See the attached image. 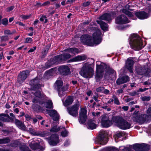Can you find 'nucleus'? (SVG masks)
Wrapping results in <instances>:
<instances>
[{"mask_svg": "<svg viewBox=\"0 0 151 151\" xmlns=\"http://www.w3.org/2000/svg\"><path fill=\"white\" fill-rule=\"evenodd\" d=\"M129 38V43L132 49L138 51L144 47L143 42L140 36L137 34H132L130 35Z\"/></svg>", "mask_w": 151, "mask_h": 151, "instance_id": "nucleus-1", "label": "nucleus"}, {"mask_svg": "<svg viewBox=\"0 0 151 151\" xmlns=\"http://www.w3.org/2000/svg\"><path fill=\"white\" fill-rule=\"evenodd\" d=\"M40 79L37 77L29 81V85L31 86L30 89L33 94H42L43 92L42 91L41 85L39 84Z\"/></svg>", "mask_w": 151, "mask_h": 151, "instance_id": "nucleus-2", "label": "nucleus"}, {"mask_svg": "<svg viewBox=\"0 0 151 151\" xmlns=\"http://www.w3.org/2000/svg\"><path fill=\"white\" fill-rule=\"evenodd\" d=\"M112 120L118 127L121 129H126L130 128V123L122 117L119 116H113Z\"/></svg>", "mask_w": 151, "mask_h": 151, "instance_id": "nucleus-3", "label": "nucleus"}, {"mask_svg": "<svg viewBox=\"0 0 151 151\" xmlns=\"http://www.w3.org/2000/svg\"><path fill=\"white\" fill-rule=\"evenodd\" d=\"M93 70L91 67V65L85 63L81 68L79 73L83 77L87 78L93 77Z\"/></svg>", "mask_w": 151, "mask_h": 151, "instance_id": "nucleus-4", "label": "nucleus"}, {"mask_svg": "<svg viewBox=\"0 0 151 151\" xmlns=\"http://www.w3.org/2000/svg\"><path fill=\"white\" fill-rule=\"evenodd\" d=\"M63 85L62 81L59 80H57L54 84L55 89L58 92V94H61V93L64 94L63 93L66 91L69 87V85L68 84H66L62 87Z\"/></svg>", "mask_w": 151, "mask_h": 151, "instance_id": "nucleus-5", "label": "nucleus"}, {"mask_svg": "<svg viewBox=\"0 0 151 151\" xmlns=\"http://www.w3.org/2000/svg\"><path fill=\"white\" fill-rule=\"evenodd\" d=\"M57 64H62L67 63L68 60L71 57V55L69 53H63L54 56Z\"/></svg>", "mask_w": 151, "mask_h": 151, "instance_id": "nucleus-6", "label": "nucleus"}, {"mask_svg": "<svg viewBox=\"0 0 151 151\" xmlns=\"http://www.w3.org/2000/svg\"><path fill=\"white\" fill-rule=\"evenodd\" d=\"M81 41L83 44L89 46H94L91 36L88 34L83 35L81 37Z\"/></svg>", "mask_w": 151, "mask_h": 151, "instance_id": "nucleus-7", "label": "nucleus"}, {"mask_svg": "<svg viewBox=\"0 0 151 151\" xmlns=\"http://www.w3.org/2000/svg\"><path fill=\"white\" fill-rule=\"evenodd\" d=\"M97 140L101 144L104 145L106 144L108 141L106 132L104 130H101Z\"/></svg>", "mask_w": 151, "mask_h": 151, "instance_id": "nucleus-8", "label": "nucleus"}, {"mask_svg": "<svg viewBox=\"0 0 151 151\" xmlns=\"http://www.w3.org/2000/svg\"><path fill=\"white\" fill-rule=\"evenodd\" d=\"M130 22L128 18L124 15L122 14L116 17L115 18V23L117 24H124Z\"/></svg>", "mask_w": 151, "mask_h": 151, "instance_id": "nucleus-9", "label": "nucleus"}, {"mask_svg": "<svg viewBox=\"0 0 151 151\" xmlns=\"http://www.w3.org/2000/svg\"><path fill=\"white\" fill-rule=\"evenodd\" d=\"M79 104H76L68 107L67 110L68 113L73 117H76L78 115V111L79 109Z\"/></svg>", "mask_w": 151, "mask_h": 151, "instance_id": "nucleus-10", "label": "nucleus"}, {"mask_svg": "<svg viewBox=\"0 0 151 151\" xmlns=\"http://www.w3.org/2000/svg\"><path fill=\"white\" fill-rule=\"evenodd\" d=\"M29 70H27L19 73L17 77V82L20 84H22L27 78L28 74L30 72Z\"/></svg>", "mask_w": 151, "mask_h": 151, "instance_id": "nucleus-11", "label": "nucleus"}, {"mask_svg": "<svg viewBox=\"0 0 151 151\" xmlns=\"http://www.w3.org/2000/svg\"><path fill=\"white\" fill-rule=\"evenodd\" d=\"M44 95H33L31 96V100L34 104H42L45 103Z\"/></svg>", "mask_w": 151, "mask_h": 151, "instance_id": "nucleus-12", "label": "nucleus"}, {"mask_svg": "<svg viewBox=\"0 0 151 151\" xmlns=\"http://www.w3.org/2000/svg\"><path fill=\"white\" fill-rule=\"evenodd\" d=\"M58 70L60 73L63 76H66L71 73L70 69L67 65H63L60 66Z\"/></svg>", "mask_w": 151, "mask_h": 151, "instance_id": "nucleus-13", "label": "nucleus"}, {"mask_svg": "<svg viewBox=\"0 0 151 151\" xmlns=\"http://www.w3.org/2000/svg\"><path fill=\"white\" fill-rule=\"evenodd\" d=\"M101 33L99 30L97 31L92 35L93 45H96L99 44L101 42L102 39L101 37Z\"/></svg>", "mask_w": 151, "mask_h": 151, "instance_id": "nucleus-14", "label": "nucleus"}, {"mask_svg": "<svg viewBox=\"0 0 151 151\" xmlns=\"http://www.w3.org/2000/svg\"><path fill=\"white\" fill-rule=\"evenodd\" d=\"M149 148V145L144 143L136 144L133 146V149L137 151H147Z\"/></svg>", "mask_w": 151, "mask_h": 151, "instance_id": "nucleus-15", "label": "nucleus"}, {"mask_svg": "<svg viewBox=\"0 0 151 151\" xmlns=\"http://www.w3.org/2000/svg\"><path fill=\"white\" fill-rule=\"evenodd\" d=\"M101 123L103 127L107 128L111 126L112 122V121L109 119L108 115H105L102 116Z\"/></svg>", "mask_w": 151, "mask_h": 151, "instance_id": "nucleus-16", "label": "nucleus"}, {"mask_svg": "<svg viewBox=\"0 0 151 151\" xmlns=\"http://www.w3.org/2000/svg\"><path fill=\"white\" fill-rule=\"evenodd\" d=\"M59 142L58 135L57 134H53L50 136L49 139V143L51 145H56Z\"/></svg>", "mask_w": 151, "mask_h": 151, "instance_id": "nucleus-17", "label": "nucleus"}, {"mask_svg": "<svg viewBox=\"0 0 151 151\" xmlns=\"http://www.w3.org/2000/svg\"><path fill=\"white\" fill-rule=\"evenodd\" d=\"M87 110L85 108H81V111L79 113V119L80 123L83 124L86 120L87 116L86 115Z\"/></svg>", "mask_w": 151, "mask_h": 151, "instance_id": "nucleus-18", "label": "nucleus"}, {"mask_svg": "<svg viewBox=\"0 0 151 151\" xmlns=\"http://www.w3.org/2000/svg\"><path fill=\"white\" fill-rule=\"evenodd\" d=\"M137 72L138 74L140 75H144L146 76H148L149 75L150 72L148 68L145 67H140L138 68L137 69Z\"/></svg>", "mask_w": 151, "mask_h": 151, "instance_id": "nucleus-19", "label": "nucleus"}, {"mask_svg": "<svg viewBox=\"0 0 151 151\" xmlns=\"http://www.w3.org/2000/svg\"><path fill=\"white\" fill-rule=\"evenodd\" d=\"M134 63V60L130 58H128L126 62L125 68L131 73L133 72L132 69Z\"/></svg>", "mask_w": 151, "mask_h": 151, "instance_id": "nucleus-20", "label": "nucleus"}, {"mask_svg": "<svg viewBox=\"0 0 151 151\" xmlns=\"http://www.w3.org/2000/svg\"><path fill=\"white\" fill-rule=\"evenodd\" d=\"M133 13L138 18L140 19H145L148 17V13L144 11L139 12L134 11L133 12Z\"/></svg>", "mask_w": 151, "mask_h": 151, "instance_id": "nucleus-21", "label": "nucleus"}, {"mask_svg": "<svg viewBox=\"0 0 151 151\" xmlns=\"http://www.w3.org/2000/svg\"><path fill=\"white\" fill-rule=\"evenodd\" d=\"M28 132L34 136H40L42 137H45L48 134L47 133L45 132H37L34 129L31 128H29Z\"/></svg>", "mask_w": 151, "mask_h": 151, "instance_id": "nucleus-22", "label": "nucleus"}, {"mask_svg": "<svg viewBox=\"0 0 151 151\" xmlns=\"http://www.w3.org/2000/svg\"><path fill=\"white\" fill-rule=\"evenodd\" d=\"M136 120L141 123H143L145 122L151 120L149 116L145 114L139 115Z\"/></svg>", "mask_w": 151, "mask_h": 151, "instance_id": "nucleus-23", "label": "nucleus"}, {"mask_svg": "<svg viewBox=\"0 0 151 151\" xmlns=\"http://www.w3.org/2000/svg\"><path fill=\"white\" fill-rule=\"evenodd\" d=\"M129 80V77L127 76L119 77L117 79L116 83L117 85H119L127 82Z\"/></svg>", "mask_w": 151, "mask_h": 151, "instance_id": "nucleus-24", "label": "nucleus"}, {"mask_svg": "<svg viewBox=\"0 0 151 151\" xmlns=\"http://www.w3.org/2000/svg\"><path fill=\"white\" fill-rule=\"evenodd\" d=\"M57 64L54 56L48 60L45 63L44 68L47 69L52 67L54 64Z\"/></svg>", "mask_w": 151, "mask_h": 151, "instance_id": "nucleus-25", "label": "nucleus"}, {"mask_svg": "<svg viewBox=\"0 0 151 151\" xmlns=\"http://www.w3.org/2000/svg\"><path fill=\"white\" fill-rule=\"evenodd\" d=\"M86 59L87 57L85 55H78L74 58L68 60L67 63L83 61L86 60Z\"/></svg>", "mask_w": 151, "mask_h": 151, "instance_id": "nucleus-26", "label": "nucleus"}, {"mask_svg": "<svg viewBox=\"0 0 151 151\" xmlns=\"http://www.w3.org/2000/svg\"><path fill=\"white\" fill-rule=\"evenodd\" d=\"M50 116L52 117L53 119L56 121H58L59 119V116L57 111L55 110H51L49 112Z\"/></svg>", "mask_w": 151, "mask_h": 151, "instance_id": "nucleus-27", "label": "nucleus"}, {"mask_svg": "<svg viewBox=\"0 0 151 151\" xmlns=\"http://www.w3.org/2000/svg\"><path fill=\"white\" fill-rule=\"evenodd\" d=\"M102 64L100 65L96 64V71H98L100 73H104L105 68L106 66V64L105 63H102Z\"/></svg>", "mask_w": 151, "mask_h": 151, "instance_id": "nucleus-28", "label": "nucleus"}, {"mask_svg": "<svg viewBox=\"0 0 151 151\" xmlns=\"http://www.w3.org/2000/svg\"><path fill=\"white\" fill-rule=\"evenodd\" d=\"M111 19V14L107 13L104 14L99 18L100 20H106L109 21Z\"/></svg>", "mask_w": 151, "mask_h": 151, "instance_id": "nucleus-29", "label": "nucleus"}, {"mask_svg": "<svg viewBox=\"0 0 151 151\" xmlns=\"http://www.w3.org/2000/svg\"><path fill=\"white\" fill-rule=\"evenodd\" d=\"M88 129H93L96 128V125L94 121L91 119L88 120L86 125Z\"/></svg>", "mask_w": 151, "mask_h": 151, "instance_id": "nucleus-30", "label": "nucleus"}, {"mask_svg": "<svg viewBox=\"0 0 151 151\" xmlns=\"http://www.w3.org/2000/svg\"><path fill=\"white\" fill-rule=\"evenodd\" d=\"M15 123L16 125L20 129L25 131L26 127L22 122L17 119H15Z\"/></svg>", "mask_w": 151, "mask_h": 151, "instance_id": "nucleus-31", "label": "nucleus"}, {"mask_svg": "<svg viewBox=\"0 0 151 151\" xmlns=\"http://www.w3.org/2000/svg\"><path fill=\"white\" fill-rule=\"evenodd\" d=\"M73 96H69L66 99L65 102H63V104L65 106L71 104L73 101Z\"/></svg>", "mask_w": 151, "mask_h": 151, "instance_id": "nucleus-32", "label": "nucleus"}, {"mask_svg": "<svg viewBox=\"0 0 151 151\" xmlns=\"http://www.w3.org/2000/svg\"><path fill=\"white\" fill-rule=\"evenodd\" d=\"M97 23L99 24L101 29L104 31L107 30L108 27L106 23L102 20H97Z\"/></svg>", "mask_w": 151, "mask_h": 151, "instance_id": "nucleus-33", "label": "nucleus"}, {"mask_svg": "<svg viewBox=\"0 0 151 151\" xmlns=\"http://www.w3.org/2000/svg\"><path fill=\"white\" fill-rule=\"evenodd\" d=\"M96 91L97 92L104 93L105 94H108L109 93V90L105 89L103 86L99 87L96 89Z\"/></svg>", "mask_w": 151, "mask_h": 151, "instance_id": "nucleus-34", "label": "nucleus"}, {"mask_svg": "<svg viewBox=\"0 0 151 151\" xmlns=\"http://www.w3.org/2000/svg\"><path fill=\"white\" fill-rule=\"evenodd\" d=\"M32 107L34 111L36 112H38L42 110L43 109L42 107L35 104H33Z\"/></svg>", "mask_w": 151, "mask_h": 151, "instance_id": "nucleus-35", "label": "nucleus"}, {"mask_svg": "<svg viewBox=\"0 0 151 151\" xmlns=\"http://www.w3.org/2000/svg\"><path fill=\"white\" fill-rule=\"evenodd\" d=\"M96 75H95V78L96 81L98 82L101 79L103 76V73H100L98 71H96Z\"/></svg>", "mask_w": 151, "mask_h": 151, "instance_id": "nucleus-36", "label": "nucleus"}, {"mask_svg": "<svg viewBox=\"0 0 151 151\" xmlns=\"http://www.w3.org/2000/svg\"><path fill=\"white\" fill-rule=\"evenodd\" d=\"M105 71L108 74L111 75L114 74V70L111 68L109 65L106 64V66L105 68Z\"/></svg>", "mask_w": 151, "mask_h": 151, "instance_id": "nucleus-37", "label": "nucleus"}, {"mask_svg": "<svg viewBox=\"0 0 151 151\" xmlns=\"http://www.w3.org/2000/svg\"><path fill=\"white\" fill-rule=\"evenodd\" d=\"M11 141L10 138L8 137L0 139V144H5L9 143Z\"/></svg>", "mask_w": 151, "mask_h": 151, "instance_id": "nucleus-38", "label": "nucleus"}, {"mask_svg": "<svg viewBox=\"0 0 151 151\" xmlns=\"http://www.w3.org/2000/svg\"><path fill=\"white\" fill-rule=\"evenodd\" d=\"M61 129H65V127L60 126L58 127L56 125L50 129V131L53 132H57L59 130H60Z\"/></svg>", "mask_w": 151, "mask_h": 151, "instance_id": "nucleus-39", "label": "nucleus"}, {"mask_svg": "<svg viewBox=\"0 0 151 151\" xmlns=\"http://www.w3.org/2000/svg\"><path fill=\"white\" fill-rule=\"evenodd\" d=\"M45 107L47 108L52 109L53 106L52 101L50 100H49L47 101L46 102Z\"/></svg>", "mask_w": 151, "mask_h": 151, "instance_id": "nucleus-40", "label": "nucleus"}, {"mask_svg": "<svg viewBox=\"0 0 151 151\" xmlns=\"http://www.w3.org/2000/svg\"><path fill=\"white\" fill-rule=\"evenodd\" d=\"M37 143H31L29 144V146L33 150H36L37 147Z\"/></svg>", "mask_w": 151, "mask_h": 151, "instance_id": "nucleus-41", "label": "nucleus"}, {"mask_svg": "<svg viewBox=\"0 0 151 151\" xmlns=\"http://www.w3.org/2000/svg\"><path fill=\"white\" fill-rule=\"evenodd\" d=\"M47 17L45 15H42L40 19V20L42 22H43L44 20V23H46L48 22V19H47Z\"/></svg>", "mask_w": 151, "mask_h": 151, "instance_id": "nucleus-42", "label": "nucleus"}, {"mask_svg": "<svg viewBox=\"0 0 151 151\" xmlns=\"http://www.w3.org/2000/svg\"><path fill=\"white\" fill-rule=\"evenodd\" d=\"M123 12L125 14L128 15L129 17H132L134 16L131 12L127 10H124L123 11Z\"/></svg>", "mask_w": 151, "mask_h": 151, "instance_id": "nucleus-43", "label": "nucleus"}, {"mask_svg": "<svg viewBox=\"0 0 151 151\" xmlns=\"http://www.w3.org/2000/svg\"><path fill=\"white\" fill-rule=\"evenodd\" d=\"M61 130L62 131L61 132V135L63 137H66L67 136L68 134V132L65 129H61Z\"/></svg>", "mask_w": 151, "mask_h": 151, "instance_id": "nucleus-44", "label": "nucleus"}, {"mask_svg": "<svg viewBox=\"0 0 151 151\" xmlns=\"http://www.w3.org/2000/svg\"><path fill=\"white\" fill-rule=\"evenodd\" d=\"M48 52V51L46 50H44L43 49V51L42 52L41 55V58L43 59L45 58V57L47 55Z\"/></svg>", "mask_w": 151, "mask_h": 151, "instance_id": "nucleus-45", "label": "nucleus"}, {"mask_svg": "<svg viewBox=\"0 0 151 151\" xmlns=\"http://www.w3.org/2000/svg\"><path fill=\"white\" fill-rule=\"evenodd\" d=\"M2 22L1 24H2L6 26L8 24V20L7 18H4L2 19Z\"/></svg>", "mask_w": 151, "mask_h": 151, "instance_id": "nucleus-46", "label": "nucleus"}, {"mask_svg": "<svg viewBox=\"0 0 151 151\" xmlns=\"http://www.w3.org/2000/svg\"><path fill=\"white\" fill-rule=\"evenodd\" d=\"M124 133L122 131H118L116 134V136L118 137H120L124 136Z\"/></svg>", "mask_w": 151, "mask_h": 151, "instance_id": "nucleus-47", "label": "nucleus"}, {"mask_svg": "<svg viewBox=\"0 0 151 151\" xmlns=\"http://www.w3.org/2000/svg\"><path fill=\"white\" fill-rule=\"evenodd\" d=\"M9 40V37L8 36H2L1 37V42L6 41Z\"/></svg>", "mask_w": 151, "mask_h": 151, "instance_id": "nucleus-48", "label": "nucleus"}, {"mask_svg": "<svg viewBox=\"0 0 151 151\" xmlns=\"http://www.w3.org/2000/svg\"><path fill=\"white\" fill-rule=\"evenodd\" d=\"M0 116H3L7 117V118H8L9 119H10V120L11 121V122L13 121V118H11L9 116V114H0Z\"/></svg>", "mask_w": 151, "mask_h": 151, "instance_id": "nucleus-49", "label": "nucleus"}, {"mask_svg": "<svg viewBox=\"0 0 151 151\" xmlns=\"http://www.w3.org/2000/svg\"><path fill=\"white\" fill-rule=\"evenodd\" d=\"M33 41L31 37H27L25 39L24 43H31Z\"/></svg>", "mask_w": 151, "mask_h": 151, "instance_id": "nucleus-50", "label": "nucleus"}, {"mask_svg": "<svg viewBox=\"0 0 151 151\" xmlns=\"http://www.w3.org/2000/svg\"><path fill=\"white\" fill-rule=\"evenodd\" d=\"M151 99V98L149 96H144L143 97H142L141 98V99L143 101H149Z\"/></svg>", "mask_w": 151, "mask_h": 151, "instance_id": "nucleus-51", "label": "nucleus"}, {"mask_svg": "<svg viewBox=\"0 0 151 151\" xmlns=\"http://www.w3.org/2000/svg\"><path fill=\"white\" fill-rule=\"evenodd\" d=\"M20 149L22 151H31L29 150L28 147L26 146L21 147Z\"/></svg>", "mask_w": 151, "mask_h": 151, "instance_id": "nucleus-52", "label": "nucleus"}, {"mask_svg": "<svg viewBox=\"0 0 151 151\" xmlns=\"http://www.w3.org/2000/svg\"><path fill=\"white\" fill-rule=\"evenodd\" d=\"M113 98L114 99V104L118 105H119L120 103L118 99L117 98L115 97V96H113Z\"/></svg>", "mask_w": 151, "mask_h": 151, "instance_id": "nucleus-53", "label": "nucleus"}, {"mask_svg": "<svg viewBox=\"0 0 151 151\" xmlns=\"http://www.w3.org/2000/svg\"><path fill=\"white\" fill-rule=\"evenodd\" d=\"M79 52V50L78 48H72V53H76L78 54Z\"/></svg>", "mask_w": 151, "mask_h": 151, "instance_id": "nucleus-54", "label": "nucleus"}, {"mask_svg": "<svg viewBox=\"0 0 151 151\" xmlns=\"http://www.w3.org/2000/svg\"><path fill=\"white\" fill-rule=\"evenodd\" d=\"M14 7V6H12L10 7H8L6 9V11L7 12H9L13 9Z\"/></svg>", "mask_w": 151, "mask_h": 151, "instance_id": "nucleus-55", "label": "nucleus"}, {"mask_svg": "<svg viewBox=\"0 0 151 151\" xmlns=\"http://www.w3.org/2000/svg\"><path fill=\"white\" fill-rule=\"evenodd\" d=\"M147 113L148 114V116H150V119L151 120V107L148 108L147 111Z\"/></svg>", "mask_w": 151, "mask_h": 151, "instance_id": "nucleus-56", "label": "nucleus"}, {"mask_svg": "<svg viewBox=\"0 0 151 151\" xmlns=\"http://www.w3.org/2000/svg\"><path fill=\"white\" fill-rule=\"evenodd\" d=\"M138 113V111H136L133 113V117L135 118L136 119H137V118L138 117L139 115V114Z\"/></svg>", "mask_w": 151, "mask_h": 151, "instance_id": "nucleus-57", "label": "nucleus"}, {"mask_svg": "<svg viewBox=\"0 0 151 151\" xmlns=\"http://www.w3.org/2000/svg\"><path fill=\"white\" fill-rule=\"evenodd\" d=\"M37 147L36 150H43L44 149V148L42 146L40 145V143H37Z\"/></svg>", "mask_w": 151, "mask_h": 151, "instance_id": "nucleus-58", "label": "nucleus"}, {"mask_svg": "<svg viewBox=\"0 0 151 151\" xmlns=\"http://www.w3.org/2000/svg\"><path fill=\"white\" fill-rule=\"evenodd\" d=\"M90 2L89 1H88L87 2H84L82 4V6L84 7H86L90 5Z\"/></svg>", "mask_w": 151, "mask_h": 151, "instance_id": "nucleus-59", "label": "nucleus"}, {"mask_svg": "<svg viewBox=\"0 0 151 151\" xmlns=\"http://www.w3.org/2000/svg\"><path fill=\"white\" fill-rule=\"evenodd\" d=\"M1 120L5 122H9L10 121H11L9 118H5L2 117H1Z\"/></svg>", "mask_w": 151, "mask_h": 151, "instance_id": "nucleus-60", "label": "nucleus"}, {"mask_svg": "<svg viewBox=\"0 0 151 151\" xmlns=\"http://www.w3.org/2000/svg\"><path fill=\"white\" fill-rule=\"evenodd\" d=\"M130 26V25L129 24L122 25V30L126 29L127 28H129Z\"/></svg>", "mask_w": 151, "mask_h": 151, "instance_id": "nucleus-61", "label": "nucleus"}, {"mask_svg": "<svg viewBox=\"0 0 151 151\" xmlns=\"http://www.w3.org/2000/svg\"><path fill=\"white\" fill-rule=\"evenodd\" d=\"M36 48L37 47L36 46L33 47V48H30V50L28 51V53H29L30 52H33L35 50H36Z\"/></svg>", "mask_w": 151, "mask_h": 151, "instance_id": "nucleus-62", "label": "nucleus"}, {"mask_svg": "<svg viewBox=\"0 0 151 151\" xmlns=\"http://www.w3.org/2000/svg\"><path fill=\"white\" fill-rule=\"evenodd\" d=\"M54 69H55V68H52L46 71L45 72V73H48V74L52 73V72H53L54 71Z\"/></svg>", "mask_w": 151, "mask_h": 151, "instance_id": "nucleus-63", "label": "nucleus"}, {"mask_svg": "<svg viewBox=\"0 0 151 151\" xmlns=\"http://www.w3.org/2000/svg\"><path fill=\"white\" fill-rule=\"evenodd\" d=\"M51 46V44H48L45 47V48L43 49L44 50L48 51Z\"/></svg>", "mask_w": 151, "mask_h": 151, "instance_id": "nucleus-64", "label": "nucleus"}]
</instances>
